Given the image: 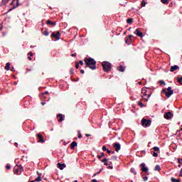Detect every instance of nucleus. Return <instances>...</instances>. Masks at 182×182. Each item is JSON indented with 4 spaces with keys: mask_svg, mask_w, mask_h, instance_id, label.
Here are the masks:
<instances>
[{
    "mask_svg": "<svg viewBox=\"0 0 182 182\" xmlns=\"http://www.w3.org/2000/svg\"><path fill=\"white\" fill-rule=\"evenodd\" d=\"M153 95V90L151 88L144 87L141 88V96L145 102H149V99Z\"/></svg>",
    "mask_w": 182,
    "mask_h": 182,
    "instance_id": "1",
    "label": "nucleus"
},
{
    "mask_svg": "<svg viewBox=\"0 0 182 182\" xmlns=\"http://www.w3.org/2000/svg\"><path fill=\"white\" fill-rule=\"evenodd\" d=\"M84 62L87 66V68H90L92 70H95L96 69V60L92 58H85L84 59Z\"/></svg>",
    "mask_w": 182,
    "mask_h": 182,
    "instance_id": "2",
    "label": "nucleus"
},
{
    "mask_svg": "<svg viewBox=\"0 0 182 182\" xmlns=\"http://www.w3.org/2000/svg\"><path fill=\"white\" fill-rule=\"evenodd\" d=\"M102 66L104 72L109 73L112 70V63H110L109 61L102 62Z\"/></svg>",
    "mask_w": 182,
    "mask_h": 182,
    "instance_id": "3",
    "label": "nucleus"
},
{
    "mask_svg": "<svg viewBox=\"0 0 182 182\" xmlns=\"http://www.w3.org/2000/svg\"><path fill=\"white\" fill-rule=\"evenodd\" d=\"M18 6H19V0H13L9 4V9L8 12L14 11V9H16V8H18Z\"/></svg>",
    "mask_w": 182,
    "mask_h": 182,
    "instance_id": "4",
    "label": "nucleus"
},
{
    "mask_svg": "<svg viewBox=\"0 0 182 182\" xmlns=\"http://www.w3.org/2000/svg\"><path fill=\"white\" fill-rule=\"evenodd\" d=\"M23 171V167H22V165H16L14 168V174H17V176H21Z\"/></svg>",
    "mask_w": 182,
    "mask_h": 182,
    "instance_id": "5",
    "label": "nucleus"
},
{
    "mask_svg": "<svg viewBox=\"0 0 182 182\" xmlns=\"http://www.w3.org/2000/svg\"><path fill=\"white\" fill-rule=\"evenodd\" d=\"M141 123L143 127H150L151 126V120L145 118L141 119Z\"/></svg>",
    "mask_w": 182,
    "mask_h": 182,
    "instance_id": "6",
    "label": "nucleus"
},
{
    "mask_svg": "<svg viewBox=\"0 0 182 182\" xmlns=\"http://www.w3.org/2000/svg\"><path fill=\"white\" fill-rule=\"evenodd\" d=\"M168 92L166 89L162 90V93H164L166 97H170L174 93V90H171V87H168Z\"/></svg>",
    "mask_w": 182,
    "mask_h": 182,
    "instance_id": "7",
    "label": "nucleus"
},
{
    "mask_svg": "<svg viewBox=\"0 0 182 182\" xmlns=\"http://www.w3.org/2000/svg\"><path fill=\"white\" fill-rule=\"evenodd\" d=\"M62 36V34L60 33V31H56V32H53L51 34V38L53 39H55V41H59V39H60V36Z\"/></svg>",
    "mask_w": 182,
    "mask_h": 182,
    "instance_id": "8",
    "label": "nucleus"
},
{
    "mask_svg": "<svg viewBox=\"0 0 182 182\" xmlns=\"http://www.w3.org/2000/svg\"><path fill=\"white\" fill-rule=\"evenodd\" d=\"M173 116H174V114H173V113H171V112H165L164 114V117L166 120H170V119H173Z\"/></svg>",
    "mask_w": 182,
    "mask_h": 182,
    "instance_id": "9",
    "label": "nucleus"
},
{
    "mask_svg": "<svg viewBox=\"0 0 182 182\" xmlns=\"http://www.w3.org/2000/svg\"><path fill=\"white\" fill-rule=\"evenodd\" d=\"M36 137L38 139V143H45V139H43V136L42 135V134L38 133L36 134Z\"/></svg>",
    "mask_w": 182,
    "mask_h": 182,
    "instance_id": "10",
    "label": "nucleus"
},
{
    "mask_svg": "<svg viewBox=\"0 0 182 182\" xmlns=\"http://www.w3.org/2000/svg\"><path fill=\"white\" fill-rule=\"evenodd\" d=\"M113 147L115 149V151L118 153V151H120V149H122V145L117 142H115L113 144Z\"/></svg>",
    "mask_w": 182,
    "mask_h": 182,
    "instance_id": "11",
    "label": "nucleus"
},
{
    "mask_svg": "<svg viewBox=\"0 0 182 182\" xmlns=\"http://www.w3.org/2000/svg\"><path fill=\"white\" fill-rule=\"evenodd\" d=\"M141 170L143 173H148L149 172V168L146 167V164L142 163L140 164Z\"/></svg>",
    "mask_w": 182,
    "mask_h": 182,
    "instance_id": "12",
    "label": "nucleus"
},
{
    "mask_svg": "<svg viewBox=\"0 0 182 182\" xmlns=\"http://www.w3.org/2000/svg\"><path fill=\"white\" fill-rule=\"evenodd\" d=\"M132 38H133V35H129L128 37H125V43H127V45H130L132 42H133Z\"/></svg>",
    "mask_w": 182,
    "mask_h": 182,
    "instance_id": "13",
    "label": "nucleus"
},
{
    "mask_svg": "<svg viewBox=\"0 0 182 182\" xmlns=\"http://www.w3.org/2000/svg\"><path fill=\"white\" fill-rule=\"evenodd\" d=\"M134 33L136 35V36H139V38H143V36H144L143 35V33L140 31L139 28H136V31L134 32Z\"/></svg>",
    "mask_w": 182,
    "mask_h": 182,
    "instance_id": "14",
    "label": "nucleus"
},
{
    "mask_svg": "<svg viewBox=\"0 0 182 182\" xmlns=\"http://www.w3.org/2000/svg\"><path fill=\"white\" fill-rule=\"evenodd\" d=\"M57 119H58V122H63V120H65V115L62 114H58Z\"/></svg>",
    "mask_w": 182,
    "mask_h": 182,
    "instance_id": "15",
    "label": "nucleus"
},
{
    "mask_svg": "<svg viewBox=\"0 0 182 182\" xmlns=\"http://www.w3.org/2000/svg\"><path fill=\"white\" fill-rule=\"evenodd\" d=\"M47 25H50V26H56V21H51L50 20H47Z\"/></svg>",
    "mask_w": 182,
    "mask_h": 182,
    "instance_id": "16",
    "label": "nucleus"
},
{
    "mask_svg": "<svg viewBox=\"0 0 182 182\" xmlns=\"http://www.w3.org/2000/svg\"><path fill=\"white\" fill-rule=\"evenodd\" d=\"M57 167L58 168H60V170H63V168H65V167H66V165L65 164L58 163V164H57Z\"/></svg>",
    "mask_w": 182,
    "mask_h": 182,
    "instance_id": "17",
    "label": "nucleus"
},
{
    "mask_svg": "<svg viewBox=\"0 0 182 182\" xmlns=\"http://www.w3.org/2000/svg\"><path fill=\"white\" fill-rule=\"evenodd\" d=\"M177 69H180L178 65H173L171 67L170 72H175V70H177Z\"/></svg>",
    "mask_w": 182,
    "mask_h": 182,
    "instance_id": "18",
    "label": "nucleus"
},
{
    "mask_svg": "<svg viewBox=\"0 0 182 182\" xmlns=\"http://www.w3.org/2000/svg\"><path fill=\"white\" fill-rule=\"evenodd\" d=\"M117 70H119V72H124V70H126V68L123 65H119L117 68Z\"/></svg>",
    "mask_w": 182,
    "mask_h": 182,
    "instance_id": "19",
    "label": "nucleus"
},
{
    "mask_svg": "<svg viewBox=\"0 0 182 182\" xmlns=\"http://www.w3.org/2000/svg\"><path fill=\"white\" fill-rule=\"evenodd\" d=\"M76 146H77V143L76 141H73L70 144V149L71 150H73L75 149V147H76Z\"/></svg>",
    "mask_w": 182,
    "mask_h": 182,
    "instance_id": "20",
    "label": "nucleus"
},
{
    "mask_svg": "<svg viewBox=\"0 0 182 182\" xmlns=\"http://www.w3.org/2000/svg\"><path fill=\"white\" fill-rule=\"evenodd\" d=\"M102 151H107V154H110V153H112V151H110V150H109V149L106 148V146H102Z\"/></svg>",
    "mask_w": 182,
    "mask_h": 182,
    "instance_id": "21",
    "label": "nucleus"
},
{
    "mask_svg": "<svg viewBox=\"0 0 182 182\" xmlns=\"http://www.w3.org/2000/svg\"><path fill=\"white\" fill-rule=\"evenodd\" d=\"M10 69H11V63H6L5 70H10Z\"/></svg>",
    "mask_w": 182,
    "mask_h": 182,
    "instance_id": "22",
    "label": "nucleus"
},
{
    "mask_svg": "<svg viewBox=\"0 0 182 182\" xmlns=\"http://www.w3.org/2000/svg\"><path fill=\"white\" fill-rule=\"evenodd\" d=\"M38 176L34 180V181L39 182V181H42V178L41 177V173H39L38 172Z\"/></svg>",
    "mask_w": 182,
    "mask_h": 182,
    "instance_id": "23",
    "label": "nucleus"
},
{
    "mask_svg": "<svg viewBox=\"0 0 182 182\" xmlns=\"http://www.w3.org/2000/svg\"><path fill=\"white\" fill-rule=\"evenodd\" d=\"M105 156V152H102L100 155H97V158L102 160V157Z\"/></svg>",
    "mask_w": 182,
    "mask_h": 182,
    "instance_id": "24",
    "label": "nucleus"
},
{
    "mask_svg": "<svg viewBox=\"0 0 182 182\" xmlns=\"http://www.w3.org/2000/svg\"><path fill=\"white\" fill-rule=\"evenodd\" d=\"M155 171H160L161 170V168L160 167V165H156L154 168Z\"/></svg>",
    "mask_w": 182,
    "mask_h": 182,
    "instance_id": "25",
    "label": "nucleus"
},
{
    "mask_svg": "<svg viewBox=\"0 0 182 182\" xmlns=\"http://www.w3.org/2000/svg\"><path fill=\"white\" fill-rule=\"evenodd\" d=\"M161 2H162L164 5H168L170 3L168 0H161Z\"/></svg>",
    "mask_w": 182,
    "mask_h": 182,
    "instance_id": "26",
    "label": "nucleus"
},
{
    "mask_svg": "<svg viewBox=\"0 0 182 182\" xmlns=\"http://www.w3.org/2000/svg\"><path fill=\"white\" fill-rule=\"evenodd\" d=\"M171 181L172 182H181V180H180V179H176V178H171Z\"/></svg>",
    "mask_w": 182,
    "mask_h": 182,
    "instance_id": "27",
    "label": "nucleus"
},
{
    "mask_svg": "<svg viewBox=\"0 0 182 182\" xmlns=\"http://www.w3.org/2000/svg\"><path fill=\"white\" fill-rule=\"evenodd\" d=\"M130 171H131V173H133V174H134V176H136L137 174V172H136V169L134 168H132Z\"/></svg>",
    "mask_w": 182,
    "mask_h": 182,
    "instance_id": "28",
    "label": "nucleus"
},
{
    "mask_svg": "<svg viewBox=\"0 0 182 182\" xmlns=\"http://www.w3.org/2000/svg\"><path fill=\"white\" fill-rule=\"evenodd\" d=\"M178 163L179 164L178 165V167H181L182 159H178Z\"/></svg>",
    "mask_w": 182,
    "mask_h": 182,
    "instance_id": "29",
    "label": "nucleus"
},
{
    "mask_svg": "<svg viewBox=\"0 0 182 182\" xmlns=\"http://www.w3.org/2000/svg\"><path fill=\"white\" fill-rule=\"evenodd\" d=\"M127 23H129V24L133 23V18H128L127 20Z\"/></svg>",
    "mask_w": 182,
    "mask_h": 182,
    "instance_id": "30",
    "label": "nucleus"
},
{
    "mask_svg": "<svg viewBox=\"0 0 182 182\" xmlns=\"http://www.w3.org/2000/svg\"><path fill=\"white\" fill-rule=\"evenodd\" d=\"M138 106H139V107H144V104H143L141 101H139L138 102Z\"/></svg>",
    "mask_w": 182,
    "mask_h": 182,
    "instance_id": "31",
    "label": "nucleus"
},
{
    "mask_svg": "<svg viewBox=\"0 0 182 182\" xmlns=\"http://www.w3.org/2000/svg\"><path fill=\"white\" fill-rule=\"evenodd\" d=\"M43 35H44V36H48L49 35V31H48V30L44 31Z\"/></svg>",
    "mask_w": 182,
    "mask_h": 182,
    "instance_id": "32",
    "label": "nucleus"
},
{
    "mask_svg": "<svg viewBox=\"0 0 182 182\" xmlns=\"http://www.w3.org/2000/svg\"><path fill=\"white\" fill-rule=\"evenodd\" d=\"M177 80L180 85H182V77H178Z\"/></svg>",
    "mask_w": 182,
    "mask_h": 182,
    "instance_id": "33",
    "label": "nucleus"
},
{
    "mask_svg": "<svg viewBox=\"0 0 182 182\" xmlns=\"http://www.w3.org/2000/svg\"><path fill=\"white\" fill-rule=\"evenodd\" d=\"M146 4L147 3L146 2L145 0H142L141 5V6H146Z\"/></svg>",
    "mask_w": 182,
    "mask_h": 182,
    "instance_id": "34",
    "label": "nucleus"
},
{
    "mask_svg": "<svg viewBox=\"0 0 182 182\" xmlns=\"http://www.w3.org/2000/svg\"><path fill=\"white\" fill-rule=\"evenodd\" d=\"M153 149L154 151H160V148H159V146H154Z\"/></svg>",
    "mask_w": 182,
    "mask_h": 182,
    "instance_id": "35",
    "label": "nucleus"
},
{
    "mask_svg": "<svg viewBox=\"0 0 182 182\" xmlns=\"http://www.w3.org/2000/svg\"><path fill=\"white\" fill-rule=\"evenodd\" d=\"M8 2H9L8 0H2L1 4L3 5H6V4H8Z\"/></svg>",
    "mask_w": 182,
    "mask_h": 182,
    "instance_id": "36",
    "label": "nucleus"
},
{
    "mask_svg": "<svg viewBox=\"0 0 182 182\" xmlns=\"http://www.w3.org/2000/svg\"><path fill=\"white\" fill-rule=\"evenodd\" d=\"M102 163H104V164H105V163H107L108 159L107 158H105L104 159L101 160Z\"/></svg>",
    "mask_w": 182,
    "mask_h": 182,
    "instance_id": "37",
    "label": "nucleus"
},
{
    "mask_svg": "<svg viewBox=\"0 0 182 182\" xmlns=\"http://www.w3.org/2000/svg\"><path fill=\"white\" fill-rule=\"evenodd\" d=\"M112 161H109L108 163L107 162V163L104 164V166H112Z\"/></svg>",
    "mask_w": 182,
    "mask_h": 182,
    "instance_id": "38",
    "label": "nucleus"
},
{
    "mask_svg": "<svg viewBox=\"0 0 182 182\" xmlns=\"http://www.w3.org/2000/svg\"><path fill=\"white\" fill-rule=\"evenodd\" d=\"M159 83L160 85H164V86H166V82H164V80H160Z\"/></svg>",
    "mask_w": 182,
    "mask_h": 182,
    "instance_id": "39",
    "label": "nucleus"
},
{
    "mask_svg": "<svg viewBox=\"0 0 182 182\" xmlns=\"http://www.w3.org/2000/svg\"><path fill=\"white\" fill-rule=\"evenodd\" d=\"M153 156H154V157H158V156H159V154H158L157 152L154 151V152L153 153Z\"/></svg>",
    "mask_w": 182,
    "mask_h": 182,
    "instance_id": "40",
    "label": "nucleus"
},
{
    "mask_svg": "<svg viewBox=\"0 0 182 182\" xmlns=\"http://www.w3.org/2000/svg\"><path fill=\"white\" fill-rule=\"evenodd\" d=\"M77 133H78V139H82V134L80 133V131H78Z\"/></svg>",
    "mask_w": 182,
    "mask_h": 182,
    "instance_id": "41",
    "label": "nucleus"
},
{
    "mask_svg": "<svg viewBox=\"0 0 182 182\" xmlns=\"http://www.w3.org/2000/svg\"><path fill=\"white\" fill-rule=\"evenodd\" d=\"M6 170H11V165L7 164V165L6 166Z\"/></svg>",
    "mask_w": 182,
    "mask_h": 182,
    "instance_id": "42",
    "label": "nucleus"
},
{
    "mask_svg": "<svg viewBox=\"0 0 182 182\" xmlns=\"http://www.w3.org/2000/svg\"><path fill=\"white\" fill-rule=\"evenodd\" d=\"M75 68L76 69H79V63L75 62Z\"/></svg>",
    "mask_w": 182,
    "mask_h": 182,
    "instance_id": "43",
    "label": "nucleus"
},
{
    "mask_svg": "<svg viewBox=\"0 0 182 182\" xmlns=\"http://www.w3.org/2000/svg\"><path fill=\"white\" fill-rule=\"evenodd\" d=\"M43 96H44V95H49V92L48 91H45L44 92L42 93Z\"/></svg>",
    "mask_w": 182,
    "mask_h": 182,
    "instance_id": "44",
    "label": "nucleus"
},
{
    "mask_svg": "<svg viewBox=\"0 0 182 182\" xmlns=\"http://www.w3.org/2000/svg\"><path fill=\"white\" fill-rule=\"evenodd\" d=\"M143 178H144V181H147V180H149V178L147 176H144L143 177Z\"/></svg>",
    "mask_w": 182,
    "mask_h": 182,
    "instance_id": "45",
    "label": "nucleus"
},
{
    "mask_svg": "<svg viewBox=\"0 0 182 182\" xmlns=\"http://www.w3.org/2000/svg\"><path fill=\"white\" fill-rule=\"evenodd\" d=\"M10 70H11V72H14V71H15V68H14V67H11V68H10Z\"/></svg>",
    "mask_w": 182,
    "mask_h": 182,
    "instance_id": "46",
    "label": "nucleus"
},
{
    "mask_svg": "<svg viewBox=\"0 0 182 182\" xmlns=\"http://www.w3.org/2000/svg\"><path fill=\"white\" fill-rule=\"evenodd\" d=\"M179 177H182V168H181V169L180 171Z\"/></svg>",
    "mask_w": 182,
    "mask_h": 182,
    "instance_id": "47",
    "label": "nucleus"
},
{
    "mask_svg": "<svg viewBox=\"0 0 182 182\" xmlns=\"http://www.w3.org/2000/svg\"><path fill=\"white\" fill-rule=\"evenodd\" d=\"M28 55H29V56H33V53L30 52V53H28Z\"/></svg>",
    "mask_w": 182,
    "mask_h": 182,
    "instance_id": "48",
    "label": "nucleus"
},
{
    "mask_svg": "<svg viewBox=\"0 0 182 182\" xmlns=\"http://www.w3.org/2000/svg\"><path fill=\"white\" fill-rule=\"evenodd\" d=\"M79 63L81 65V66H83V60H80Z\"/></svg>",
    "mask_w": 182,
    "mask_h": 182,
    "instance_id": "49",
    "label": "nucleus"
},
{
    "mask_svg": "<svg viewBox=\"0 0 182 182\" xmlns=\"http://www.w3.org/2000/svg\"><path fill=\"white\" fill-rule=\"evenodd\" d=\"M86 137H90L92 136L90 134H85Z\"/></svg>",
    "mask_w": 182,
    "mask_h": 182,
    "instance_id": "50",
    "label": "nucleus"
},
{
    "mask_svg": "<svg viewBox=\"0 0 182 182\" xmlns=\"http://www.w3.org/2000/svg\"><path fill=\"white\" fill-rule=\"evenodd\" d=\"M107 168H110L112 170V169H113V166H107Z\"/></svg>",
    "mask_w": 182,
    "mask_h": 182,
    "instance_id": "51",
    "label": "nucleus"
},
{
    "mask_svg": "<svg viewBox=\"0 0 182 182\" xmlns=\"http://www.w3.org/2000/svg\"><path fill=\"white\" fill-rule=\"evenodd\" d=\"M80 73H82V75H83V74L85 73V70H80Z\"/></svg>",
    "mask_w": 182,
    "mask_h": 182,
    "instance_id": "52",
    "label": "nucleus"
},
{
    "mask_svg": "<svg viewBox=\"0 0 182 182\" xmlns=\"http://www.w3.org/2000/svg\"><path fill=\"white\" fill-rule=\"evenodd\" d=\"M28 60H32V57L28 56Z\"/></svg>",
    "mask_w": 182,
    "mask_h": 182,
    "instance_id": "53",
    "label": "nucleus"
},
{
    "mask_svg": "<svg viewBox=\"0 0 182 182\" xmlns=\"http://www.w3.org/2000/svg\"><path fill=\"white\" fill-rule=\"evenodd\" d=\"M102 171V170H100L99 172H97V173H95L94 176H96L97 174H100V172Z\"/></svg>",
    "mask_w": 182,
    "mask_h": 182,
    "instance_id": "54",
    "label": "nucleus"
},
{
    "mask_svg": "<svg viewBox=\"0 0 182 182\" xmlns=\"http://www.w3.org/2000/svg\"><path fill=\"white\" fill-rule=\"evenodd\" d=\"M41 105H42V106H45V105H46V102H41Z\"/></svg>",
    "mask_w": 182,
    "mask_h": 182,
    "instance_id": "55",
    "label": "nucleus"
},
{
    "mask_svg": "<svg viewBox=\"0 0 182 182\" xmlns=\"http://www.w3.org/2000/svg\"><path fill=\"white\" fill-rule=\"evenodd\" d=\"M92 182H99V181H97V180H96V179H92Z\"/></svg>",
    "mask_w": 182,
    "mask_h": 182,
    "instance_id": "56",
    "label": "nucleus"
},
{
    "mask_svg": "<svg viewBox=\"0 0 182 182\" xmlns=\"http://www.w3.org/2000/svg\"><path fill=\"white\" fill-rule=\"evenodd\" d=\"M76 55H77L76 53H73V54L71 55V56H73H73L76 57Z\"/></svg>",
    "mask_w": 182,
    "mask_h": 182,
    "instance_id": "57",
    "label": "nucleus"
},
{
    "mask_svg": "<svg viewBox=\"0 0 182 182\" xmlns=\"http://www.w3.org/2000/svg\"><path fill=\"white\" fill-rule=\"evenodd\" d=\"M1 30H2V25L0 24V31H1Z\"/></svg>",
    "mask_w": 182,
    "mask_h": 182,
    "instance_id": "58",
    "label": "nucleus"
},
{
    "mask_svg": "<svg viewBox=\"0 0 182 182\" xmlns=\"http://www.w3.org/2000/svg\"><path fill=\"white\" fill-rule=\"evenodd\" d=\"M70 73H71V74L73 73V69H71V70H70Z\"/></svg>",
    "mask_w": 182,
    "mask_h": 182,
    "instance_id": "59",
    "label": "nucleus"
},
{
    "mask_svg": "<svg viewBox=\"0 0 182 182\" xmlns=\"http://www.w3.org/2000/svg\"><path fill=\"white\" fill-rule=\"evenodd\" d=\"M112 154H114V151H111Z\"/></svg>",
    "mask_w": 182,
    "mask_h": 182,
    "instance_id": "60",
    "label": "nucleus"
},
{
    "mask_svg": "<svg viewBox=\"0 0 182 182\" xmlns=\"http://www.w3.org/2000/svg\"><path fill=\"white\" fill-rule=\"evenodd\" d=\"M14 145H16V147H18V143H15Z\"/></svg>",
    "mask_w": 182,
    "mask_h": 182,
    "instance_id": "61",
    "label": "nucleus"
},
{
    "mask_svg": "<svg viewBox=\"0 0 182 182\" xmlns=\"http://www.w3.org/2000/svg\"><path fill=\"white\" fill-rule=\"evenodd\" d=\"M141 83H142L141 82H138L139 85H141Z\"/></svg>",
    "mask_w": 182,
    "mask_h": 182,
    "instance_id": "62",
    "label": "nucleus"
},
{
    "mask_svg": "<svg viewBox=\"0 0 182 182\" xmlns=\"http://www.w3.org/2000/svg\"><path fill=\"white\" fill-rule=\"evenodd\" d=\"M131 29H132V28H129L128 29V31H131Z\"/></svg>",
    "mask_w": 182,
    "mask_h": 182,
    "instance_id": "63",
    "label": "nucleus"
},
{
    "mask_svg": "<svg viewBox=\"0 0 182 182\" xmlns=\"http://www.w3.org/2000/svg\"><path fill=\"white\" fill-rule=\"evenodd\" d=\"M124 35H126V32L124 33Z\"/></svg>",
    "mask_w": 182,
    "mask_h": 182,
    "instance_id": "64",
    "label": "nucleus"
}]
</instances>
